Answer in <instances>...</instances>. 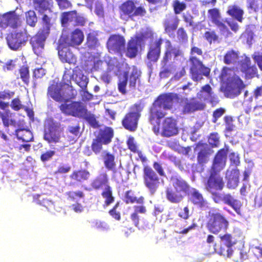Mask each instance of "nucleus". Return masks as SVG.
Instances as JSON below:
<instances>
[{"label":"nucleus","mask_w":262,"mask_h":262,"mask_svg":"<svg viewBox=\"0 0 262 262\" xmlns=\"http://www.w3.org/2000/svg\"><path fill=\"white\" fill-rule=\"evenodd\" d=\"M225 186L223 177L220 172L209 171V176L205 183L206 190L212 195V199L217 204L223 203L231 207L239 215H242V202L229 193H220L217 191H222Z\"/></svg>","instance_id":"1"},{"label":"nucleus","mask_w":262,"mask_h":262,"mask_svg":"<svg viewBox=\"0 0 262 262\" xmlns=\"http://www.w3.org/2000/svg\"><path fill=\"white\" fill-rule=\"evenodd\" d=\"M59 108L61 113L66 116L82 119L94 128L99 126L95 115L89 112L86 106L80 101H64L59 106Z\"/></svg>","instance_id":"2"},{"label":"nucleus","mask_w":262,"mask_h":262,"mask_svg":"<svg viewBox=\"0 0 262 262\" xmlns=\"http://www.w3.org/2000/svg\"><path fill=\"white\" fill-rule=\"evenodd\" d=\"M190 56L189 61L190 63L189 74L191 79L195 82H198L203 79V77H209L210 74V69L204 64L202 61L197 58L194 54L202 56L203 51L201 48L193 46L190 49Z\"/></svg>","instance_id":"3"},{"label":"nucleus","mask_w":262,"mask_h":262,"mask_svg":"<svg viewBox=\"0 0 262 262\" xmlns=\"http://www.w3.org/2000/svg\"><path fill=\"white\" fill-rule=\"evenodd\" d=\"M190 190V186L183 179L175 178L172 180L171 185L165 190L166 200L172 204L181 203Z\"/></svg>","instance_id":"4"},{"label":"nucleus","mask_w":262,"mask_h":262,"mask_svg":"<svg viewBox=\"0 0 262 262\" xmlns=\"http://www.w3.org/2000/svg\"><path fill=\"white\" fill-rule=\"evenodd\" d=\"M229 225L227 219L218 209H212L208 211L206 227L209 232L218 234L222 231H226Z\"/></svg>","instance_id":"5"},{"label":"nucleus","mask_w":262,"mask_h":262,"mask_svg":"<svg viewBox=\"0 0 262 262\" xmlns=\"http://www.w3.org/2000/svg\"><path fill=\"white\" fill-rule=\"evenodd\" d=\"M144 106L145 105L142 101L130 106L129 111L125 114L121 121L122 125L125 129L130 132H134L137 129L141 113Z\"/></svg>","instance_id":"6"},{"label":"nucleus","mask_w":262,"mask_h":262,"mask_svg":"<svg viewBox=\"0 0 262 262\" xmlns=\"http://www.w3.org/2000/svg\"><path fill=\"white\" fill-rule=\"evenodd\" d=\"M114 131L111 127L105 126L98 130V134L93 139L91 148L96 154H99L103 149V145H108L112 141Z\"/></svg>","instance_id":"7"},{"label":"nucleus","mask_w":262,"mask_h":262,"mask_svg":"<svg viewBox=\"0 0 262 262\" xmlns=\"http://www.w3.org/2000/svg\"><path fill=\"white\" fill-rule=\"evenodd\" d=\"M119 11L120 17L122 20L133 18L138 16L143 17L147 13L143 6L136 7L133 0H126L123 2L119 7Z\"/></svg>","instance_id":"8"},{"label":"nucleus","mask_w":262,"mask_h":262,"mask_svg":"<svg viewBox=\"0 0 262 262\" xmlns=\"http://www.w3.org/2000/svg\"><path fill=\"white\" fill-rule=\"evenodd\" d=\"M141 76L140 73L136 69L133 70L129 74L128 72L124 71L118 76V90L122 94L127 93L126 86L128 82V87L130 90L135 89L137 81H139Z\"/></svg>","instance_id":"9"},{"label":"nucleus","mask_w":262,"mask_h":262,"mask_svg":"<svg viewBox=\"0 0 262 262\" xmlns=\"http://www.w3.org/2000/svg\"><path fill=\"white\" fill-rule=\"evenodd\" d=\"M61 132L60 125L53 119H48L46 121L44 124L43 139L49 144L59 142Z\"/></svg>","instance_id":"10"},{"label":"nucleus","mask_w":262,"mask_h":262,"mask_svg":"<svg viewBox=\"0 0 262 262\" xmlns=\"http://www.w3.org/2000/svg\"><path fill=\"white\" fill-rule=\"evenodd\" d=\"M143 180L145 187L151 194H154L160 185V178L150 166L144 165L143 169Z\"/></svg>","instance_id":"11"},{"label":"nucleus","mask_w":262,"mask_h":262,"mask_svg":"<svg viewBox=\"0 0 262 262\" xmlns=\"http://www.w3.org/2000/svg\"><path fill=\"white\" fill-rule=\"evenodd\" d=\"M6 40L11 50L18 51L25 46L28 40V35L26 31H14L7 34Z\"/></svg>","instance_id":"12"},{"label":"nucleus","mask_w":262,"mask_h":262,"mask_svg":"<svg viewBox=\"0 0 262 262\" xmlns=\"http://www.w3.org/2000/svg\"><path fill=\"white\" fill-rule=\"evenodd\" d=\"M207 17L209 20L219 29L221 35L225 33L231 34L228 27L222 17L220 10L218 8H212L207 11Z\"/></svg>","instance_id":"13"},{"label":"nucleus","mask_w":262,"mask_h":262,"mask_svg":"<svg viewBox=\"0 0 262 262\" xmlns=\"http://www.w3.org/2000/svg\"><path fill=\"white\" fill-rule=\"evenodd\" d=\"M228 151L229 146L225 145L223 148L216 152L213 159L209 171L220 172L221 171L225 168L226 165Z\"/></svg>","instance_id":"14"},{"label":"nucleus","mask_w":262,"mask_h":262,"mask_svg":"<svg viewBox=\"0 0 262 262\" xmlns=\"http://www.w3.org/2000/svg\"><path fill=\"white\" fill-rule=\"evenodd\" d=\"M219 237L222 243L219 248V254L230 257L233 253L232 247L236 244L234 238L229 233L221 235Z\"/></svg>","instance_id":"15"},{"label":"nucleus","mask_w":262,"mask_h":262,"mask_svg":"<svg viewBox=\"0 0 262 262\" xmlns=\"http://www.w3.org/2000/svg\"><path fill=\"white\" fill-rule=\"evenodd\" d=\"M178 133L179 127L177 120L172 117L165 118L162 122V136L169 138L177 135Z\"/></svg>","instance_id":"16"},{"label":"nucleus","mask_w":262,"mask_h":262,"mask_svg":"<svg viewBox=\"0 0 262 262\" xmlns=\"http://www.w3.org/2000/svg\"><path fill=\"white\" fill-rule=\"evenodd\" d=\"M163 39L159 38L155 40H151L148 45L146 58L150 63H155L159 60L161 52V46Z\"/></svg>","instance_id":"17"},{"label":"nucleus","mask_w":262,"mask_h":262,"mask_svg":"<svg viewBox=\"0 0 262 262\" xmlns=\"http://www.w3.org/2000/svg\"><path fill=\"white\" fill-rule=\"evenodd\" d=\"M70 47L66 43L59 41L58 46V56L63 63L75 64L77 62V57L73 53Z\"/></svg>","instance_id":"18"},{"label":"nucleus","mask_w":262,"mask_h":262,"mask_svg":"<svg viewBox=\"0 0 262 262\" xmlns=\"http://www.w3.org/2000/svg\"><path fill=\"white\" fill-rule=\"evenodd\" d=\"M125 40L124 38L120 35H111L106 42V47L110 53H120L124 49Z\"/></svg>","instance_id":"19"},{"label":"nucleus","mask_w":262,"mask_h":262,"mask_svg":"<svg viewBox=\"0 0 262 262\" xmlns=\"http://www.w3.org/2000/svg\"><path fill=\"white\" fill-rule=\"evenodd\" d=\"M241 71L244 74L246 79H252L257 75V69L255 64H251L249 57L246 56L239 62Z\"/></svg>","instance_id":"20"},{"label":"nucleus","mask_w":262,"mask_h":262,"mask_svg":"<svg viewBox=\"0 0 262 262\" xmlns=\"http://www.w3.org/2000/svg\"><path fill=\"white\" fill-rule=\"evenodd\" d=\"M47 38V34L43 31L38 32L31 37L30 40L32 49L35 54L39 55L42 53L45 46V41Z\"/></svg>","instance_id":"21"},{"label":"nucleus","mask_w":262,"mask_h":262,"mask_svg":"<svg viewBox=\"0 0 262 262\" xmlns=\"http://www.w3.org/2000/svg\"><path fill=\"white\" fill-rule=\"evenodd\" d=\"M143 43V38L139 35L132 37L127 42L125 55L130 58H135L138 54L139 47Z\"/></svg>","instance_id":"22"},{"label":"nucleus","mask_w":262,"mask_h":262,"mask_svg":"<svg viewBox=\"0 0 262 262\" xmlns=\"http://www.w3.org/2000/svg\"><path fill=\"white\" fill-rule=\"evenodd\" d=\"M162 107L157 103L154 102L149 108L148 119L151 124L155 122L159 123L160 121L164 118L166 113L162 110Z\"/></svg>","instance_id":"23"},{"label":"nucleus","mask_w":262,"mask_h":262,"mask_svg":"<svg viewBox=\"0 0 262 262\" xmlns=\"http://www.w3.org/2000/svg\"><path fill=\"white\" fill-rule=\"evenodd\" d=\"M109 185V178L106 172H100L91 182V189L99 190Z\"/></svg>","instance_id":"24"},{"label":"nucleus","mask_w":262,"mask_h":262,"mask_svg":"<svg viewBox=\"0 0 262 262\" xmlns=\"http://www.w3.org/2000/svg\"><path fill=\"white\" fill-rule=\"evenodd\" d=\"M84 35L82 31L79 29H75L71 34L70 36L60 39L59 41L66 43L67 45L71 47H75L80 45L83 41Z\"/></svg>","instance_id":"25"},{"label":"nucleus","mask_w":262,"mask_h":262,"mask_svg":"<svg viewBox=\"0 0 262 262\" xmlns=\"http://www.w3.org/2000/svg\"><path fill=\"white\" fill-rule=\"evenodd\" d=\"M165 44V50L161 60V63H163L165 65L168 64L171 59V53H173L174 58H176L181 54V51L179 49L173 47L169 40H166Z\"/></svg>","instance_id":"26"},{"label":"nucleus","mask_w":262,"mask_h":262,"mask_svg":"<svg viewBox=\"0 0 262 262\" xmlns=\"http://www.w3.org/2000/svg\"><path fill=\"white\" fill-rule=\"evenodd\" d=\"M179 19L177 16H169L163 21L165 32L171 38L174 37V32L177 29Z\"/></svg>","instance_id":"27"},{"label":"nucleus","mask_w":262,"mask_h":262,"mask_svg":"<svg viewBox=\"0 0 262 262\" xmlns=\"http://www.w3.org/2000/svg\"><path fill=\"white\" fill-rule=\"evenodd\" d=\"M205 107V104L204 103L198 100L195 98H192L189 100H186L183 112L184 113L188 114L203 110Z\"/></svg>","instance_id":"28"},{"label":"nucleus","mask_w":262,"mask_h":262,"mask_svg":"<svg viewBox=\"0 0 262 262\" xmlns=\"http://www.w3.org/2000/svg\"><path fill=\"white\" fill-rule=\"evenodd\" d=\"M34 9L40 14H43L45 12H52L54 6L53 0H33Z\"/></svg>","instance_id":"29"},{"label":"nucleus","mask_w":262,"mask_h":262,"mask_svg":"<svg viewBox=\"0 0 262 262\" xmlns=\"http://www.w3.org/2000/svg\"><path fill=\"white\" fill-rule=\"evenodd\" d=\"M62 86L57 82L53 81L47 90V95L58 102H63V96H62Z\"/></svg>","instance_id":"30"},{"label":"nucleus","mask_w":262,"mask_h":262,"mask_svg":"<svg viewBox=\"0 0 262 262\" xmlns=\"http://www.w3.org/2000/svg\"><path fill=\"white\" fill-rule=\"evenodd\" d=\"M239 170L237 168L227 170L226 178L227 187L229 189L236 188L239 183Z\"/></svg>","instance_id":"31"},{"label":"nucleus","mask_w":262,"mask_h":262,"mask_svg":"<svg viewBox=\"0 0 262 262\" xmlns=\"http://www.w3.org/2000/svg\"><path fill=\"white\" fill-rule=\"evenodd\" d=\"M174 95L176 94L173 93L161 94L157 97L154 102L157 103L164 110H170L172 108Z\"/></svg>","instance_id":"32"},{"label":"nucleus","mask_w":262,"mask_h":262,"mask_svg":"<svg viewBox=\"0 0 262 262\" xmlns=\"http://www.w3.org/2000/svg\"><path fill=\"white\" fill-rule=\"evenodd\" d=\"M226 14L238 22L242 23L244 20V10L236 5H229Z\"/></svg>","instance_id":"33"},{"label":"nucleus","mask_w":262,"mask_h":262,"mask_svg":"<svg viewBox=\"0 0 262 262\" xmlns=\"http://www.w3.org/2000/svg\"><path fill=\"white\" fill-rule=\"evenodd\" d=\"M190 201L194 206L201 208L207 205V202L203 195L195 189H193L191 193Z\"/></svg>","instance_id":"34"},{"label":"nucleus","mask_w":262,"mask_h":262,"mask_svg":"<svg viewBox=\"0 0 262 262\" xmlns=\"http://www.w3.org/2000/svg\"><path fill=\"white\" fill-rule=\"evenodd\" d=\"M207 144L206 143H198L197 147H201V149L198 154L197 161L198 164L204 165L208 162L210 152L209 149L207 148Z\"/></svg>","instance_id":"35"},{"label":"nucleus","mask_w":262,"mask_h":262,"mask_svg":"<svg viewBox=\"0 0 262 262\" xmlns=\"http://www.w3.org/2000/svg\"><path fill=\"white\" fill-rule=\"evenodd\" d=\"M90 176V172L88 170L81 169L73 171L70 178L76 182L81 183L88 180Z\"/></svg>","instance_id":"36"},{"label":"nucleus","mask_w":262,"mask_h":262,"mask_svg":"<svg viewBox=\"0 0 262 262\" xmlns=\"http://www.w3.org/2000/svg\"><path fill=\"white\" fill-rule=\"evenodd\" d=\"M226 84L227 87L231 89H237L238 94H240L241 91L246 88V84L235 73L232 75V77Z\"/></svg>","instance_id":"37"},{"label":"nucleus","mask_w":262,"mask_h":262,"mask_svg":"<svg viewBox=\"0 0 262 262\" xmlns=\"http://www.w3.org/2000/svg\"><path fill=\"white\" fill-rule=\"evenodd\" d=\"M62 96H63V102L68 101L70 99H74L77 95V91L72 85L67 83L61 84Z\"/></svg>","instance_id":"38"},{"label":"nucleus","mask_w":262,"mask_h":262,"mask_svg":"<svg viewBox=\"0 0 262 262\" xmlns=\"http://www.w3.org/2000/svg\"><path fill=\"white\" fill-rule=\"evenodd\" d=\"M103 159L105 167L108 170L115 172L116 164L114 155L105 151L103 152Z\"/></svg>","instance_id":"39"},{"label":"nucleus","mask_w":262,"mask_h":262,"mask_svg":"<svg viewBox=\"0 0 262 262\" xmlns=\"http://www.w3.org/2000/svg\"><path fill=\"white\" fill-rule=\"evenodd\" d=\"M101 195L104 199V207L110 206L115 202V198L113 195V189L111 186H107L102 191Z\"/></svg>","instance_id":"40"},{"label":"nucleus","mask_w":262,"mask_h":262,"mask_svg":"<svg viewBox=\"0 0 262 262\" xmlns=\"http://www.w3.org/2000/svg\"><path fill=\"white\" fill-rule=\"evenodd\" d=\"M200 93L204 100H209L211 103L216 101V97L214 95L212 88L209 84L202 86Z\"/></svg>","instance_id":"41"},{"label":"nucleus","mask_w":262,"mask_h":262,"mask_svg":"<svg viewBox=\"0 0 262 262\" xmlns=\"http://www.w3.org/2000/svg\"><path fill=\"white\" fill-rule=\"evenodd\" d=\"M15 135L17 139L23 142H28L32 141L33 136L32 132L26 129H18L15 130Z\"/></svg>","instance_id":"42"},{"label":"nucleus","mask_w":262,"mask_h":262,"mask_svg":"<svg viewBox=\"0 0 262 262\" xmlns=\"http://www.w3.org/2000/svg\"><path fill=\"white\" fill-rule=\"evenodd\" d=\"M134 212L130 214V218L135 226L137 227L139 224V213H145L146 209L143 205H135L134 206Z\"/></svg>","instance_id":"43"},{"label":"nucleus","mask_w":262,"mask_h":262,"mask_svg":"<svg viewBox=\"0 0 262 262\" xmlns=\"http://www.w3.org/2000/svg\"><path fill=\"white\" fill-rule=\"evenodd\" d=\"M239 52L233 50L228 51L224 56V62L226 64H234L239 58Z\"/></svg>","instance_id":"44"},{"label":"nucleus","mask_w":262,"mask_h":262,"mask_svg":"<svg viewBox=\"0 0 262 262\" xmlns=\"http://www.w3.org/2000/svg\"><path fill=\"white\" fill-rule=\"evenodd\" d=\"M144 199L143 196H140L139 198L135 196L134 193L131 190L126 191L124 194V202L126 204L136 203L142 204L144 203Z\"/></svg>","instance_id":"45"},{"label":"nucleus","mask_w":262,"mask_h":262,"mask_svg":"<svg viewBox=\"0 0 262 262\" xmlns=\"http://www.w3.org/2000/svg\"><path fill=\"white\" fill-rule=\"evenodd\" d=\"M234 74L233 68L224 67L221 71L219 78L221 81L226 84Z\"/></svg>","instance_id":"46"},{"label":"nucleus","mask_w":262,"mask_h":262,"mask_svg":"<svg viewBox=\"0 0 262 262\" xmlns=\"http://www.w3.org/2000/svg\"><path fill=\"white\" fill-rule=\"evenodd\" d=\"M20 78L24 84L28 85L30 82L29 68L27 64L23 65L18 69Z\"/></svg>","instance_id":"47"},{"label":"nucleus","mask_w":262,"mask_h":262,"mask_svg":"<svg viewBox=\"0 0 262 262\" xmlns=\"http://www.w3.org/2000/svg\"><path fill=\"white\" fill-rule=\"evenodd\" d=\"M4 23L5 28H6L9 25L13 26L18 19V16L14 11L7 12L3 14Z\"/></svg>","instance_id":"48"},{"label":"nucleus","mask_w":262,"mask_h":262,"mask_svg":"<svg viewBox=\"0 0 262 262\" xmlns=\"http://www.w3.org/2000/svg\"><path fill=\"white\" fill-rule=\"evenodd\" d=\"M76 17V10L63 12L61 14L60 17L61 23L62 25H66L69 22H72L74 20V18Z\"/></svg>","instance_id":"49"},{"label":"nucleus","mask_w":262,"mask_h":262,"mask_svg":"<svg viewBox=\"0 0 262 262\" xmlns=\"http://www.w3.org/2000/svg\"><path fill=\"white\" fill-rule=\"evenodd\" d=\"M26 22L31 27H34L37 21V17L34 11L29 10L26 13Z\"/></svg>","instance_id":"50"},{"label":"nucleus","mask_w":262,"mask_h":262,"mask_svg":"<svg viewBox=\"0 0 262 262\" xmlns=\"http://www.w3.org/2000/svg\"><path fill=\"white\" fill-rule=\"evenodd\" d=\"M203 37L210 44L212 42L217 41L219 38V35L214 30H209L205 32Z\"/></svg>","instance_id":"51"},{"label":"nucleus","mask_w":262,"mask_h":262,"mask_svg":"<svg viewBox=\"0 0 262 262\" xmlns=\"http://www.w3.org/2000/svg\"><path fill=\"white\" fill-rule=\"evenodd\" d=\"M68 200L72 201H75L78 199H82L84 197V194L83 191H69L66 192Z\"/></svg>","instance_id":"52"},{"label":"nucleus","mask_w":262,"mask_h":262,"mask_svg":"<svg viewBox=\"0 0 262 262\" xmlns=\"http://www.w3.org/2000/svg\"><path fill=\"white\" fill-rule=\"evenodd\" d=\"M246 4L247 8L250 11L256 13L260 10L258 0H246Z\"/></svg>","instance_id":"53"},{"label":"nucleus","mask_w":262,"mask_h":262,"mask_svg":"<svg viewBox=\"0 0 262 262\" xmlns=\"http://www.w3.org/2000/svg\"><path fill=\"white\" fill-rule=\"evenodd\" d=\"M224 121L226 132H231L234 130L235 126L233 124L234 119L232 116H225L224 117Z\"/></svg>","instance_id":"54"},{"label":"nucleus","mask_w":262,"mask_h":262,"mask_svg":"<svg viewBox=\"0 0 262 262\" xmlns=\"http://www.w3.org/2000/svg\"><path fill=\"white\" fill-rule=\"evenodd\" d=\"M128 148L134 153H137L139 156L141 155V151L138 149V146L135 142L134 138L129 137L126 141Z\"/></svg>","instance_id":"55"},{"label":"nucleus","mask_w":262,"mask_h":262,"mask_svg":"<svg viewBox=\"0 0 262 262\" xmlns=\"http://www.w3.org/2000/svg\"><path fill=\"white\" fill-rule=\"evenodd\" d=\"M172 7L174 12L176 14H180L186 8V5L184 2H181L178 0H175L173 2Z\"/></svg>","instance_id":"56"},{"label":"nucleus","mask_w":262,"mask_h":262,"mask_svg":"<svg viewBox=\"0 0 262 262\" xmlns=\"http://www.w3.org/2000/svg\"><path fill=\"white\" fill-rule=\"evenodd\" d=\"M208 143L212 147H217L219 145L220 138L217 133H213L210 134L208 138Z\"/></svg>","instance_id":"57"},{"label":"nucleus","mask_w":262,"mask_h":262,"mask_svg":"<svg viewBox=\"0 0 262 262\" xmlns=\"http://www.w3.org/2000/svg\"><path fill=\"white\" fill-rule=\"evenodd\" d=\"M86 44L90 48H95L98 45V40L94 34L90 33L88 34Z\"/></svg>","instance_id":"58"},{"label":"nucleus","mask_w":262,"mask_h":262,"mask_svg":"<svg viewBox=\"0 0 262 262\" xmlns=\"http://www.w3.org/2000/svg\"><path fill=\"white\" fill-rule=\"evenodd\" d=\"M177 36L178 40L180 42L184 43L188 40L187 34L183 27H180L177 30Z\"/></svg>","instance_id":"59"},{"label":"nucleus","mask_w":262,"mask_h":262,"mask_svg":"<svg viewBox=\"0 0 262 262\" xmlns=\"http://www.w3.org/2000/svg\"><path fill=\"white\" fill-rule=\"evenodd\" d=\"M206 243L210 247H212V252H217L219 253V248L217 244L215 242V237L211 234H209L207 236Z\"/></svg>","instance_id":"60"},{"label":"nucleus","mask_w":262,"mask_h":262,"mask_svg":"<svg viewBox=\"0 0 262 262\" xmlns=\"http://www.w3.org/2000/svg\"><path fill=\"white\" fill-rule=\"evenodd\" d=\"M10 106L15 111H18L24 107L18 97H16L11 100Z\"/></svg>","instance_id":"61"},{"label":"nucleus","mask_w":262,"mask_h":262,"mask_svg":"<svg viewBox=\"0 0 262 262\" xmlns=\"http://www.w3.org/2000/svg\"><path fill=\"white\" fill-rule=\"evenodd\" d=\"M255 62L257 63L259 69L262 71V50L261 51H256L252 55Z\"/></svg>","instance_id":"62"},{"label":"nucleus","mask_w":262,"mask_h":262,"mask_svg":"<svg viewBox=\"0 0 262 262\" xmlns=\"http://www.w3.org/2000/svg\"><path fill=\"white\" fill-rule=\"evenodd\" d=\"M225 111V109L223 107H220L215 110L212 114V122L216 123L219 118L224 115Z\"/></svg>","instance_id":"63"},{"label":"nucleus","mask_w":262,"mask_h":262,"mask_svg":"<svg viewBox=\"0 0 262 262\" xmlns=\"http://www.w3.org/2000/svg\"><path fill=\"white\" fill-rule=\"evenodd\" d=\"M251 250L253 255L257 259L262 257V244L251 247Z\"/></svg>","instance_id":"64"}]
</instances>
